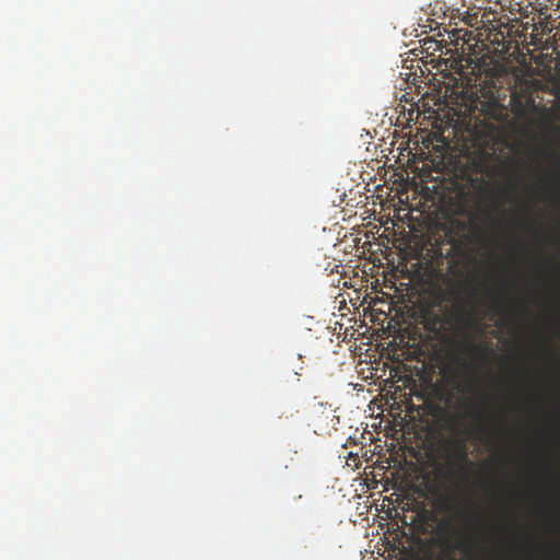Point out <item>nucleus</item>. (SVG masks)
<instances>
[{
  "label": "nucleus",
  "mask_w": 560,
  "mask_h": 560,
  "mask_svg": "<svg viewBox=\"0 0 560 560\" xmlns=\"http://www.w3.org/2000/svg\"><path fill=\"white\" fill-rule=\"evenodd\" d=\"M438 300L439 313L428 311L424 316V326L433 334H440L447 326H455L460 319L457 302L454 305L443 304L452 300V293L441 291L438 294Z\"/></svg>",
  "instance_id": "nucleus-1"
},
{
  "label": "nucleus",
  "mask_w": 560,
  "mask_h": 560,
  "mask_svg": "<svg viewBox=\"0 0 560 560\" xmlns=\"http://www.w3.org/2000/svg\"><path fill=\"white\" fill-rule=\"evenodd\" d=\"M448 535L441 542V547L444 550V560H456L455 552L457 550L467 553L470 550V544L466 539L465 532L463 528H457L453 524H447Z\"/></svg>",
  "instance_id": "nucleus-2"
},
{
  "label": "nucleus",
  "mask_w": 560,
  "mask_h": 560,
  "mask_svg": "<svg viewBox=\"0 0 560 560\" xmlns=\"http://www.w3.org/2000/svg\"><path fill=\"white\" fill-rule=\"evenodd\" d=\"M442 506L445 511H452L453 506H460V501L454 494L448 493L442 498Z\"/></svg>",
  "instance_id": "nucleus-3"
},
{
  "label": "nucleus",
  "mask_w": 560,
  "mask_h": 560,
  "mask_svg": "<svg viewBox=\"0 0 560 560\" xmlns=\"http://www.w3.org/2000/svg\"><path fill=\"white\" fill-rule=\"evenodd\" d=\"M472 515L474 513L469 505H466L462 512L456 513V516L463 521H468Z\"/></svg>",
  "instance_id": "nucleus-4"
},
{
  "label": "nucleus",
  "mask_w": 560,
  "mask_h": 560,
  "mask_svg": "<svg viewBox=\"0 0 560 560\" xmlns=\"http://www.w3.org/2000/svg\"><path fill=\"white\" fill-rule=\"evenodd\" d=\"M466 343L468 346H474L472 340L470 338H466Z\"/></svg>",
  "instance_id": "nucleus-5"
},
{
  "label": "nucleus",
  "mask_w": 560,
  "mask_h": 560,
  "mask_svg": "<svg viewBox=\"0 0 560 560\" xmlns=\"http://www.w3.org/2000/svg\"><path fill=\"white\" fill-rule=\"evenodd\" d=\"M495 305H498L500 308H503V302H502V301H498V302L495 303Z\"/></svg>",
  "instance_id": "nucleus-6"
},
{
  "label": "nucleus",
  "mask_w": 560,
  "mask_h": 560,
  "mask_svg": "<svg viewBox=\"0 0 560 560\" xmlns=\"http://www.w3.org/2000/svg\"><path fill=\"white\" fill-rule=\"evenodd\" d=\"M459 457H460L462 459H465V458H466V454H465V452H464V451H462V453H459Z\"/></svg>",
  "instance_id": "nucleus-7"
},
{
  "label": "nucleus",
  "mask_w": 560,
  "mask_h": 560,
  "mask_svg": "<svg viewBox=\"0 0 560 560\" xmlns=\"http://www.w3.org/2000/svg\"><path fill=\"white\" fill-rule=\"evenodd\" d=\"M557 174L560 175V166L558 167Z\"/></svg>",
  "instance_id": "nucleus-8"
}]
</instances>
